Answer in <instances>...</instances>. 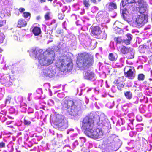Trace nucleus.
<instances>
[{"label":"nucleus","instance_id":"9","mask_svg":"<svg viewBox=\"0 0 152 152\" xmlns=\"http://www.w3.org/2000/svg\"><path fill=\"white\" fill-rule=\"evenodd\" d=\"M111 139V137H108L103 141L101 146L103 152H110L112 142Z\"/></svg>","mask_w":152,"mask_h":152},{"label":"nucleus","instance_id":"1","mask_svg":"<svg viewBox=\"0 0 152 152\" xmlns=\"http://www.w3.org/2000/svg\"><path fill=\"white\" fill-rule=\"evenodd\" d=\"M41 49L35 48L33 50L31 54L37 58L39 64L43 66H47L52 64L54 59L55 55L53 48H48L42 53Z\"/></svg>","mask_w":152,"mask_h":152},{"label":"nucleus","instance_id":"37","mask_svg":"<svg viewBox=\"0 0 152 152\" xmlns=\"http://www.w3.org/2000/svg\"><path fill=\"white\" fill-rule=\"evenodd\" d=\"M5 142H0V148H2L5 147Z\"/></svg>","mask_w":152,"mask_h":152},{"label":"nucleus","instance_id":"8","mask_svg":"<svg viewBox=\"0 0 152 152\" xmlns=\"http://www.w3.org/2000/svg\"><path fill=\"white\" fill-rule=\"evenodd\" d=\"M125 76L129 79H133L135 77V71L134 67L126 66L124 68Z\"/></svg>","mask_w":152,"mask_h":152},{"label":"nucleus","instance_id":"47","mask_svg":"<svg viewBox=\"0 0 152 152\" xmlns=\"http://www.w3.org/2000/svg\"><path fill=\"white\" fill-rule=\"evenodd\" d=\"M98 1L99 2H100L101 1V0H98Z\"/></svg>","mask_w":152,"mask_h":152},{"label":"nucleus","instance_id":"25","mask_svg":"<svg viewBox=\"0 0 152 152\" xmlns=\"http://www.w3.org/2000/svg\"><path fill=\"white\" fill-rule=\"evenodd\" d=\"M124 94L126 98L129 100L131 99L132 97V93L130 91H126L125 92Z\"/></svg>","mask_w":152,"mask_h":152},{"label":"nucleus","instance_id":"28","mask_svg":"<svg viewBox=\"0 0 152 152\" xmlns=\"http://www.w3.org/2000/svg\"><path fill=\"white\" fill-rule=\"evenodd\" d=\"M83 5L85 7L88 8L90 6L89 0H83Z\"/></svg>","mask_w":152,"mask_h":152},{"label":"nucleus","instance_id":"10","mask_svg":"<svg viewBox=\"0 0 152 152\" xmlns=\"http://www.w3.org/2000/svg\"><path fill=\"white\" fill-rule=\"evenodd\" d=\"M0 83L4 86L9 87L12 85V80L8 74L4 75L0 79Z\"/></svg>","mask_w":152,"mask_h":152},{"label":"nucleus","instance_id":"39","mask_svg":"<svg viewBox=\"0 0 152 152\" xmlns=\"http://www.w3.org/2000/svg\"><path fill=\"white\" fill-rule=\"evenodd\" d=\"M91 1L95 4H97L96 0H91Z\"/></svg>","mask_w":152,"mask_h":152},{"label":"nucleus","instance_id":"24","mask_svg":"<svg viewBox=\"0 0 152 152\" xmlns=\"http://www.w3.org/2000/svg\"><path fill=\"white\" fill-rule=\"evenodd\" d=\"M44 75L45 76H48L50 77H53V74L51 71L49 69H45L43 71Z\"/></svg>","mask_w":152,"mask_h":152},{"label":"nucleus","instance_id":"46","mask_svg":"<svg viewBox=\"0 0 152 152\" xmlns=\"http://www.w3.org/2000/svg\"><path fill=\"white\" fill-rule=\"evenodd\" d=\"M14 71H12V73H14Z\"/></svg>","mask_w":152,"mask_h":152},{"label":"nucleus","instance_id":"38","mask_svg":"<svg viewBox=\"0 0 152 152\" xmlns=\"http://www.w3.org/2000/svg\"><path fill=\"white\" fill-rule=\"evenodd\" d=\"M19 10L20 12L22 13L25 11V9L21 7L19 9Z\"/></svg>","mask_w":152,"mask_h":152},{"label":"nucleus","instance_id":"41","mask_svg":"<svg viewBox=\"0 0 152 152\" xmlns=\"http://www.w3.org/2000/svg\"><path fill=\"white\" fill-rule=\"evenodd\" d=\"M67 2H69L71 1L72 0H65Z\"/></svg>","mask_w":152,"mask_h":152},{"label":"nucleus","instance_id":"42","mask_svg":"<svg viewBox=\"0 0 152 152\" xmlns=\"http://www.w3.org/2000/svg\"><path fill=\"white\" fill-rule=\"evenodd\" d=\"M46 0H40V1L41 3L45 2Z\"/></svg>","mask_w":152,"mask_h":152},{"label":"nucleus","instance_id":"35","mask_svg":"<svg viewBox=\"0 0 152 152\" xmlns=\"http://www.w3.org/2000/svg\"><path fill=\"white\" fill-rule=\"evenodd\" d=\"M23 123L25 125L28 126L31 124V122L30 121L24 119Z\"/></svg>","mask_w":152,"mask_h":152},{"label":"nucleus","instance_id":"33","mask_svg":"<svg viewBox=\"0 0 152 152\" xmlns=\"http://www.w3.org/2000/svg\"><path fill=\"white\" fill-rule=\"evenodd\" d=\"M58 16L59 19L62 20L64 19V15L63 13H59Z\"/></svg>","mask_w":152,"mask_h":152},{"label":"nucleus","instance_id":"6","mask_svg":"<svg viewBox=\"0 0 152 152\" xmlns=\"http://www.w3.org/2000/svg\"><path fill=\"white\" fill-rule=\"evenodd\" d=\"M53 126L56 129L64 130L68 126V121L64 116L58 114L53 115Z\"/></svg>","mask_w":152,"mask_h":152},{"label":"nucleus","instance_id":"21","mask_svg":"<svg viewBox=\"0 0 152 152\" xmlns=\"http://www.w3.org/2000/svg\"><path fill=\"white\" fill-rule=\"evenodd\" d=\"M140 0H122L121 3L123 7H124L127 4L138 3Z\"/></svg>","mask_w":152,"mask_h":152},{"label":"nucleus","instance_id":"36","mask_svg":"<svg viewBox=\"0 0 152 152\" xmlns=\"http://www.w3.org/2000/svg\"><path fill=\"white\" fill-rule=\"evenodd\" d=\"M11 99V96H8L7 97L6 100H5V103H10V102Z\"/></svg>","mask_w":152,"mask_h":152},{"label":"nucleus","instance_id":"4","mask_svg":"<svg viewBox=\"0 0 152 152\" xmlns=\"http://www.w3.org/2000/svg\"><path fill=\"white\" fill-rule=\"evenodd\" d=\"M99 123V117L96 115L92 116L87 115L84 117L80 121V127L82 130L84 131L87 134V132L91 130L94 125L95 123Z\"/></svg>","mask_w":152,"mask_h":152},{"label":"nucleus","instance_id":"26","mask_svg":"<svg viewBox=\"0 0 152 152\" xmlns=\"http://www.w3.org/2000/svg\"><path fill=\"white\" fill-rule=\"evenodd\" d=\"M114 40L116 42L117 44H120L124 43L123 39L120 37H115Z\"/></svg>","mask_w":152,"mask_h":152},{"label":"nucleus","instance_id":"16","mask_svg":"<svg viewBox=\"0 0 152 152\" xmlns=\"http://www.w3.org/2000/svg\"><path fill=\"white\" fill-rule=\"evenodd\" d=\"M95 74L90 70L86 71L84 75V77L86 79L91 80L95 76Z\"/></svg>","mask_w":152,"mask_h":152},{"label":"nucleus","instance_id":"17","mask_svg":"<svg viewBox=\"0 0 152 152\" xmlns=\"http://www.w3.org/2000/svg\"><path fill=\"white\" fill-rule=\"evenodd\" d=\"M131 36V34L128 33L126 35L125 37L123 39L124 43L126 45H128L130 44V42L132 39Z\"/></svg>","mask_w":152,"mask_h":152},{"label":"nucleus","instance_id":"3","mask_svg":"<svg viewBox=\"0 0 152 152\" xmlns=\"http://www.w3.org/2000/svg\"><path fill=\"white\" fill-rule=\"evenodd\" d=\"M63 108L68 109L70 107L69 114L72 116H76L78 115L81 103L79 99H72L71 98H65L61 103Z\"/></svg>","mask_w":152,"mask_h":152},{"label":"nucleus","instance_id":"22","mask_svg":"<svg viewBox=\"0 0 152 152\" xmlns=\"http://www.w3.org/2000/svg\"><path fill=\"white\" fill-rule=\"evenodd\" d=\"M117 55L115 53H110L108 57L109 60L112 61H115L117 60Z\"/></svg>","mask_w":152,"mask_h":152},{"label":"nucleus","instance_id":"27","mask_svg":"<svg viewBox=\"0 0 152 152\" xmlns=\"http://www.w3.org/2000/svg\"><path fill=\"white\" fill-rule=\"evenodd\" d=\"M5 36L3 32H0V44L4 43Z\"/></svg>","mask_w":152,"mask_h":152},{"label":"nucleus","instance_id":"34","mask_svg":"<svg viewBox=\"0 0 152 152\" xmlns=\"http://www.w3.org/2000/svg\"><path fill=\"white\" fill-rule=\"evenodd\" d=\"M50 13L49 12H47L44 16V18L46 20H49L50 19Z\"/></svg>","mask_w":152,"mask_h":152},{"label":"nucleus","instance_id":"15","mask_svg":"<svg viewBox=\"0 0 152 152\" xmlns=\"http://www.w3.org/2000/svg\"><path fill=\"white\" fill-rule=\"evenodd\" d=\"M91 33L94 36H98L101 32L100 28L98 26L91 27Z\"/></svg>","mask_w":152,"mask_h":152},{"label":"nucleus","instance_id":"40","mask_svg":"<svg viewBox=\"0 0 152 152\" xmlns=\"http://www.w3.org/2000/svg\"><path fill=\"white\" fill-rule=\"evenodd\" d=\"M36 18L37 20H39L40 18V16H37V17Z\"/></svg>","mask_w":152,"mask_h":152},{"label":"nucleus","instance_id":"7","mask_svg":"<svg viewBox=\"0 0 152 152\" xmlns=\"http://www.w3.org/2000/svg\"><path fill=\"white\" fill-rule=\"evenodd\" d=\"M86 135L89 137L94 139H99L102 137L103 133L101 128H97L94 130L91 129L87 132Z\"/></svg>","mask_w":152,"mask_h":152},{"label":"nucleus","instance_id":"45","mask_svg":"<svg viewBox=\"0 0 152 152\" xmlns=\"http://www.w3.org/2000/svg\"><path fill=\"white\" fill-rule=\"evenodd\" d=\"M48 1H52L53 0H48Z\"/></svg>","mask_w":152,"mask_h":152},{"label":"nucleus","instance_id":"23","mask_svg":"<svg viewBox=\"0 0 152 152\" xmlns=\"http://www.w3.org/2000/svg\"><path fill=\"white\" fill-rule=\"evenodd\" d=\"M119 50L121 53L125 54L128 53L129 50V48H128L124 46L119 47Z\"/></svg>","mask_w":152,"mask_h":152},{"label":"nucleus","instance_id":"11","mask_svg":"<svg viewBox=\"0 0 152 152\" xmlns=\"http://www.w3.org/2000/svg\"><path fill=\"white\" fill-rule=\"evenodd\" d=\"M147 22V16L144 14H141L137 16L136 22L138 25H143Z\"/></svg>","mask_w":152,"mask_h":152},{"label":"nucleus","instance_id":"31","mask_svg":"<svg viewBox=\"0 0 152 152\" xmlns=\"http://www.w3.org/2000/svg\"><path fill=\"white\" fill-rule=\"evenodd\" d=\"M6 24V20H0V27L4 26Z\"/></svg>","mask_w":152,"mask_h":152},{"label":"nucleus","instance_id":"30","mask_svg":"<svg viewBox=\"0 0 152 152\" xmlns=\"http://www.w3.org/2000/svg\"><path fill=\"white\" fill-rule=\"evenodd\" d=\"M31 14L29 12H23L22 16L23 17L26 18H27L28 17H30Z\"/></svg>","mask_w":152,"mask_h":152},{"label":"nucleus","instance_id":"18","mask_svg":"<svg viewBox=\"0 0 152 152\" xmlns=\"http://www.w3.org/2000/svg\"><path fill=\"white\" fill-rule=\"evenodd\" d=\"M32 32L35 36L39 35L41 33V31L40 27L34 26V25L32 26Z\"/></svg>","mask_w":152,"mask_h":152},{"label":"nucleus","instance_id":"29","mask_svg":"<svg viewBox=\"0 0 152 152\" xmlns=\"http://www.w3.org/2000/svg\"><path fill=\"white\" fill-rule=\"evenodd\" d=\"M145 78V75L143 74H140L138 75V79L139 81H142Z\"/></svg>","mask_w":152,"mask_h":152},{"label":"nucleus","instance_id":"20","mask_svg":"<svg viewBox=\"0 0 152 152\" xmlns=\"http://www.w3.org/2000/svg\"><path fill=\"white\" fill-rule=\"evenodd\" d=\"M27 25V22L24 19H19L17 23V26L19 28L25 27Z\"/></svg>","mask_w":152,"mask_h":152},{"label":"nucleus","instance_id":"13","mask_svg":"<svg viewBox=\"0 0 152 152\" xmlns=\"http://www.w3.org/2000/svg\"><path fill=\"white\" fill-rule=\"evenodd\" d=\"M138 3L139 12L140 14H143L146 11L147 7L146 2L144 1V0H140Z\"/></svg>","mask_w":152,"mask_h":152},{"label":"nucleus","instance_id":"12","mask_svg":"<svg viewBox=\"0 0 152 152\" xmlns=\"http://www.w3.org/2000/svg\"><path fill=\"white\" fill-rule=\"evenodd\" d=\"M113 83L116 86L117 89L120 91H122L124 87L125 83L121 77H118L113 82Z\"/></svg>","mask_w":152,"mask_h":152},{"label":"nucleus","instance_id":"2","mask_svg":"<svg viewBox=\"0 0 152 152\" xmlns=\"http://www.w3.org/2000/svg\"><path fill=\"white\" fill-rule=\"evenodd\" d=\"M94 63V57L90 53L84 52L78 53L76 64L80 69H87L93 66Z\"/></svg>","mask_w":152,"mask_h":152},{"label":"nucleus","instance_id":"19","mask_svg":"<svg viewBox=\"0 0 152 152\" xmlns=\"http://www.w3.org/2000/svg\"><path fill=\"white\" fill-rule=\"evenodd\" d=\"M131 5H126V7H124V9L122 10V15L124 19H126V18L125 15H126L129 13V11L130 10V7H131Z\"/></svg>","mask_w":152,"mask_h":152},{"label":"nucleus","instance_id":"32","mask_svg":"<svg viewBox=\"0 0 152 152\" xmlns=\"http://www.w3.org/2000/svg\"><path fill=\"white\" fill-rule=\"evenodd\" d=\"M134 56L133 53L131 52L127 55L128 59H131L134 58Z\"/></svg>","mask_w":152,"mask_h":152},{"label":"nucleus","instance_id":"44","mask_svg":"<svg viewBox=\"0 0 152 152\" xmlns=\"http://www.w3.org/2000/svg\"><path fill=\"white\" fill-rule=\"evenodd\" d=\"M2 15V13L1 12V11H0V17H1V16Z\"/></svg>","mask_w":152,"mask_h":152},{"label":"nucleus","instance_id":"43","mask_svg":"<svg viewBox=\"0 0 152 152\" xmlns=\"http://www.w3.org/2000/svg\"><path fill=\"white\" fill-rule=\"evenodd\" d=\"M3 51V49L0 48V53H1Z\"/></svg>","mask_w":152,"mask_h":152},{"label":"nucleus","instance_id":"14","mask_svg":"<svg viewBox=\"0 0 152 152\" xmlns=\"http://www.w3.org/2000/svg\"><path fill=\"white\" fill-rule=\"evenodd\" d=\"M117 8V5L116 3L110 2L107 3L105 6V8L109 11H111Z\"/></svg>","mask_w":152,"mask_h":152},{"label":"nucleus","instance_id":"5","mask_svg":"<svg viewBox=\"0 0 152 152\" xmlns=\"http://www.w3.org/2000/svg\"><path fill=\"white\" fill-rule=\"evenodd\" d=\"M56 65L63 72H69L73 69V64L71 58L67 55L61 56Z\"/></svg>","mask_w":152,"mask_h":152}]
</instances>
